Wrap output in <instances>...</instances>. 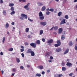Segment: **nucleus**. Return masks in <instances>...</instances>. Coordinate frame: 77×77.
<instances>
[{"mask_svg": "<svg viewBox=\"0 0 77 77\" xmlns=\"http://www.w3.org/2000/svg\"><path fill=\"white\" fill-rule=\"evenodd\" d=\"M73 44V43L72 42V41H70L69 43V46H72Z\"/></svg>", "mask_w": 77, "mask_h": 77, "instance_id": "obj_22", "label": "nucleus"}, {"mask_svg": "<svg viewBox=\"0 0 77 77\" xmlns=\"http://www.w3.org/2000/svg\"><path fill=\"white\" fill-rule=\"evenodd\" d=\"M74 2H77V0H75L74 1Z\"/></svg>", "mask_w": 77, "mask_h": 77, "instance_id": "obj_64", "label": "nucleus"}, {"mask_svg": "<svg viewBox=\"0 0 77 77\" xmlns=\"http://www.w3.org/2000/svg\"><path fill=\"white\" fill-rule=\"evenodd\" d=\"M36 44H41V41L40 40H37L36 41Z\"/></svg>", "mask_w": 77, "mask_h": 77, "instance_id": "obj_20", "label": "nucleus"}, {"mask_svg": "<svg viewBox=\"0 0 77 77\" xmlns=\"http://www.w3.org/2000/svg\"><path fill=\"white\" fill-rule=\"evenodd\" d=\"M30 45L33 47V48H36V44L33 43H30Z\"/></svg>", "mask_w": 77, "mask_h": 77, "instance_id": "obj_2", "label": "nucleus"}, {"mask_svg": "<svg viewBox=\"0 0 77 77\" xmlns=\"http://www.w3.org/2000/svg\"><path fill=\"white\" fill-rule=\"evenodd\" d=\"M39 17H42L43 16V14H42V13L41 11L39 12Z\"/></svg>", "mask_w": 77, "mask_h": 77, "instance_id": "obj_19", "label": "nucleus"}, {"mask_svg": "<svg viewBox=\"0 0 77 77\" xmlns=\"http://www.w3.org/2000/svg\"><path fill=\"white\" fill-rule=\"evenodd\" d=\"M66 65L67 66H69V67L71 66V65H72V64L71 63L68 62L67 63Z\"/></svg>", "mask_w": 77, "mask_h": 77, "instance_id": "obj_10", "label": "nucleus"}, {"mask_svg": "<svg viewBox=\"0 0 77 77\" xmlns=\"http://www.w3.org/2000/svg\"><path fill=\"white\" fill-rule=\"evenodd\" d=\"M32 51V50L31 49H29L27 50L26 53L30 54Z\"/></svg>", "mask_w": 77, "mask_h": 77, "instance_id": "obj_9", "label": "nucleus"}, {"mask_svg": "<svg viewBox=\"0 0 77 77\" xmlns=\"http://www.w3.org/2000/svg\"><path fill=\"white\" fill-rule=\"evenodd\" d=\"M65 18L66 19V20L68 19L69 18V17H68V15H66L65 16Z\"/></svg>", "mask_w": 77, "mask_h": 77, "instance_id": "obj_26", "label": "nucleus"}, {"mask_svg": "<svg viewBox=\"0 0 77 77\" xmlns=\"http://www.w3.org/2000/svg\"><path fill=\"white\" fill-rule=\"evenodd\" d=\"M62 71H64L66 70V67H63L62 68Z\"/></svg>", "mask_w": 77, "mask_h": 77, "instance_id": "obj_29", "label": "nucleus"}, {"mask_svg": "<svg viewBox=\"0 0 77 77\" xmlns=\"http://www.w3.org/2000/svg\"><path fill=\"white\" fill-rule=\"evenodd\" d=\"M3 14L5 15H6V10H3Z\"/></svg>", "mask_w": 77, "mask_h": 77, "instance_id": "obj_27", "label": "nucleus"}, {"mask_svg": "<svg viewBox=\"0 0 77 77\" xmlns=\"http://www.w3.org/2000/svg\"><path fill=\"white\" fill-rule=\"evenodd\" d=\"M66 24V22H65V19H63L60 23V25H62V24Z\"/></svg>", "mask_w": 77, "mask_h": 77, "instance_id": "obj_4", "label": "nucleus"}, {"mask_svg": "<svg viewBox=\"0 0 77 77\" xmlns=\"http://www.w3.org/2000/svg\"><path fill=\"white\" fill-rule=\"evenodd\" d=\"M12 71L13 72H16V71H17V70L15 69H12Z\"/></svg>", "mask_w": 77, "mask_h": 77, "instance_id": "obj_48", "label": "nucleus"}, {"mask_svg": "<svg viewBox=\"0 0 77 77\" xmlns=\"http://www.w3.org/2000/svg\"><path fill=\"white\" fill-rule=\"evenodd\" d=\"M42 74H43V75H44V74H45V72L44 71H42Z\"/></svg>", "mask_w": 77, "mask_h": 77, "instance_id": "obj_57", "label": "nucleus"}, {"mask_svg": "<svg viewBox=\"0 0 77 77\" xmlns=\"http://www.w3.org/2000/svg\"><path fill=\"white\" fill-rule=\"evenodd\" d=\"M47 72H48V73H49V72H50V70H47Z\"/></svg>", "mask_w": 77, "mask_h": 77, "instance_id": "obj_56", "label": "nucleus"}, {"mask_svg": "<svg viewBox=\"0 0 77 77\" xmlns=\"http://www.w3.org/2000/svg\"><path fill=\"white\" fill-rule=\"evenodd\" d=\"M27 38H31V36L30 35H29L27 36Z\"/></svg>", "mask_w": 77, "mask_h": 77, "instance_id": "obj_52", "label": "nucleus"}, {"mask_svg": "<svg viewBox=\"0 0 77 77\" xmlns=\"http://www.w3.org/2000/svg\"><path fill=\"white\" fill-rule=\"evenodd\" d=\"M13 48H10L8 49V51H13Z\"/></svg>", "mask_w": 77, "mask_h": 77, "instance_id": "obj_35", "label": "nucleus"}, {"mask_svg": "<svg viewBox=\"0 0 77 77\" xmlns=\"http://www.w3.org/2000/svg\"><path fill=\"white\" fill-rule=\"evenodd\" d=\"M63 30V29L62 28H60L59 29L58 33H62V31Z\"/></svg>", "mask_w": 77, "mask_h": 77, "instance_id": "obj_12", "label": "nucleus"}, {"mask_svg": "<svg viewBox=\"0 0 77 77\" xmlns=\"http://www.w3.org/2000/svg\"><path fill=\"white\" fill-rule=\"evenodd\" d=\"M20 69H24V67L23 66H21L20 67Z\"/></svg>", "mask_w": 77, "mask_h": 77, "instance_id": "obj_45", "label": "nucleus"}, {"mask_svg": "<svg viewBox=\"0 0 77 77\" xmlns=\"http://www.w3.org/2000/svg\"><path fill=\"white\" fill-rule=\"evenodd\" d=\"M5 27L8 29L9 27V24L8 23H7L6 25H5Z\"/></svg>", "mask_w": 77, "mask_h": 77, "instance_id": "obj_21", "label": "nucleus"}, {"mask_svg": "<svg viewBox=\"0 0 77 77\" xmlns=\"http://www.w3.org/2000/svg\"><path fill=\"white\" fill-rule=\"evenodd\" d=\"M62 51V49L60 48L57 49L56 50V51L57 52H59V51Z\"/></svg>", "mask_w": 77, "mask_h": 77, "instance_id": "obj_16", "label": "nucleus"}, {"mask_svg": "<svg viewBox=\"0 0 77 77\" xmlns=\"http://www.w3.org/2000/svg\"><path fill=\"white\" fill-rule=\"evenodd\" d=\"M39 69H42L44 68V67L42 66H38L37 67Z\"/></svg>", "mask_w": 77, "mask_h": 77, "instance_id": "obj_7", "label": "nucleus"}, {"mask_svg": "<svg viewBox=\"0 0 77 77\" xmlns=\"http://www.w3.org/2000/svg\"><path fill=\"white\" fill-rule=\"evenodd\" d=\"M5 37H3L2 40V42L3 43H4V42H5Z\"/></svg>", "mask_w": 77, "mask_h": 77, "instance_id": "obj_39", "label": "nucleus"}, {"mask_svg": "<svg viewBox=\"0 0 77 77\" xmlns=\"http://www.w3.org/2000/svg\"><path fill=\"white\" fill-rule=\"evenodd\" d=\"M42 40L43 41V42H44L45 41V39H44V38H42Z\"/></svg>", "mask_w": 77, "mask_h": 77, "instance_id": "obj_51", "label": "nucleus"}, {"mask_svg": "<svg viewBox=\"0 0 77 77\" xmlns=\"http://www.w3.org/2000/svg\"><path fill=\"white\" fill-rule=\"evenodd\" d=\"M72 75H73V73H71L69 74V75L71 76H72Z\"/></svg>", "mask_w": 77, "mask_h": 77, "instance_id": "obj_42", "label": "nucleus"}, {"mask_svg": "<svg viewBox=\"0 0 77 77\" xmlns=\"http://www.w3.org/2000/svg\"><path fill=\"white\" fill-rule=\"evenodd\" d=\"M54 29V26H53L51 29H50V30H52Z\"/></svg>", "mask_w": 77, "mask_h": 77, "instance_id": "obj_59", "label": "nucleus"}, {"mask_svg": "<svg viewBox=\"0 0 77 77\" xmlns=\"http://www.w3.org/2000/svg\"><path fill=\"white\" fill-rule=\"evenodd\" d=\"M43 33V30H41L40 31V33L39 35H42V34Z\"/></svg>", "mask_w": 77, "mask_h": 77, "instance_id": "obj_24", "label": "nucleus"}, {"mask_svg": "<svg viewBox=\"0 0 77 77\" xmlns=\"http://www.w3.org/2000/svg\"><path fill=\"white\" fill-rule=\"evenodd\" d=\"M30 53L31 56H35V53H34L33 51H31Z\"/></svg>", "mask_w": 77, "mask_h": 77, "instance_id": "obj_13", "label": "nucleus"}, {"mask_svg": "<svg viewBox=\"0 0 77 77\" xmlns=\"http://www.w3.org/2000/svg\"><path fill=\"white\" fill-rule=\"evenodd\" d=\"M20 51L21 52H23V51H24V49H20Z\"/></svg>", "mask_w": 77, "mask_h": 77, "instance_id": "obj_47", "label": "nucleus"}, {"mask_svg": "<svg viewBox=\"0 0 77 77\" xmlns=\"http://www.w3.org/2000/svg\"><path fill=\"white\" fill-rule=\"evenodd\" d=\"M58 29V26H56L54 27V30H57Z\"/></svg>", "mask_w": 77, "mask_h": 77, "instance_id": "obj_33", "label": "nucleus"}, {"mask_svg": "<svg viewBox=\"0 0 77 77\" xmlns=\"http://www.w3.org/2000/svg\"><path fill=\"white\" fill-rule=\"evenodd\" d=\"M25 30L26 33L29 32V28H26L25 29Z\"/></svg>", "mask_w": 77, "mask_h": 77, "instance_id": "obj_30", "label": "nucleus"}, {"mask_svg": "<svg viewBox=\"0 0 77 77\" xmlns=\"http://www.w3.org/2000/svg\"><path fill=\"white\" fill-rule=\"evenodd\" d=\"M50 59L51 60H52V59H53V57L51 56L50 57Z\"/></svg>", "mask_w": 77, "mask_h": 77, "instance_id": "obj_43", "label": "nucleus"}, {"mask_svg": "<svg viewBox=\"0 0 77 77\" xmlns=\"http://www.w3.org/2000/svg\"><path fill=\"white\" fill-rule=\"evenodd\" d=\"M50 53L48 52L45 54V56L48 57V56H50Z\"/></svg>", "mask_w": 77, "mask_h": 77, "instance_id": "obj_17", "label": "nucleus"}, {"mask_svg": "<svg viewBox=\"0 0 77 77\" xmlns=\"http://www.w3.org/2000/svg\"><path fill=\"white\" fill-rule=\"evenodd\" d=\"M21 48H23V49H24V46H21Z\"/></svg>", "mask_w": 77, "mask_h": 77, "instance_id": "obj_61", "label": "nucleus"}, {"mask_svg": "<svg viewBox=\"0 0 77 77\" xmlns=\"http://www.w3.org/2000/svg\"><path fill=\"white\" fill-rule=\"evenodd\" d=\"M0 54L1 55H3V52H1V53H0Z\"/></svg>", "mask_w": 77, "mask_h": 77, "instance_id": "obj_62", "label": "nucleus"}, {"mask_svg": "<svg viewBox=\"0 0 77 77\" xmlns=\"http://www.w3.org/2000/svg\"><path fill=\"white\" fill-rule=\"evenodd\" d=\"M40 24L41 25H42L44 26H46L47 25V22H42L40 23Z\"/></svg>", "mask_w": 77, "mask_h": 77, "instance_id": "obj_6", "label": "nucleus"}, {"mask_svg": "<svg viewBox=\"0 0 77 77\" xmlns=\"http://www.w3.org/2000/svg\"><path fill=\"white\" fill-rule=\"evenodd\" d=\"M57 44H55V47H59V46L60 45L61 43L60 42V40L57 41Z\"/></svg>", "mask_w": 77, "mask_h": 77, "instance_id": "obj_1", "label": "nucleus"}, {"mask_svg": "<svg viewBox=\"0 0 77 77\" xmlns=\"http://www.w3.org/2000/svg\"><path fill=\"white\" fill-rule=\"evenodd\" d=\"M21 55L23 57H24V54L23 53H22Z\"/></svg>", "mask_w": 77, "mask_h": 77, "instance_id": "obj_46", "label": "nucleus"}, {"mask_svg": "<svg viewBox=\"0 0 77 77\" xmlns=\"http://www.w3.org/2000/svg\"><path fill=\"white\" fill-rule=\"evenodd\" d=\"M14 24H15V22H13L11 23V24L12 25H14Z\"/></svg>", "mask_w": 77, "mask_h": 77, "instance_id": "obj_58", "label": "nucleus"}, {"mask_svg": "<svg viewBox=\"0 0 77 77\" xmlns=\"http://www.w3.org/2000/svg\"><path fill=\"white\" fill-rule=\"evenodd\" d=\"M3 3V0H0V3Z\"/></svg>", "mask_w": 77, "mask_h": 77, "instance_id": "obj_53", "label": "nucleus"}, {"mask_svg": "<svg viewBox=\"0 0 77 77\" xmlns=\"http://www.w3.org/2000/svg\"><path fill=\"white\" fill-rule=\"evenodd\" d=\"M39 19L40 20H43L44 19V17L43 16H40L39 17Z\"/></svg>", "mask_w": 77, "mask_h": 77, "instance_id": "obj_15", "label": "nucleus"}, {"mask_svg": "<svg viewBox=\"0 0 77 77\" xmlns=\"http://www.w3.org/2000/svg\"><path fill=\"white\" fill-rule=\"evenodd\" d=\"M62 76H63V75H62V74H60L58 75V77H62Z\"/></svg>", "mask_w": 77, "mask_h": 77, "instance_id": "obj_41", "label": "nucleus"}, {"mask_svg": "<svg viewBox=\"0 0 77 77\" xmlns=\"http://www.w3.org/2000/svg\"><path fill=\"white\" fill-rule=\"evenodd\" d=\"M62 14V13L61 12H60L58 14V16H59L60 17V16Z\"/></svg>", "mask_w": 77, "mask_h": 77, "instance_id": "obj_32", "label": "nucleus"}, {"mask_svg": "<svg viewBox=\"0 0 77 77\" xmlns=\"http://www.w3.org/2000/svg\"><path fill=\"white\" fill-rule=\"evenodd\" d=\"M48 62H52V60H48Z\"/></svg>", "mask_w": 77, "mask_h": 77, "instance_id": "obj_60", "label": "nucleus"}, {"mask_svg": "<svg viewBox=\"0 0 77 77\" xmlns=\"http://www.w3.org/2000/svg\"><path fill=\"white\" fill-rule=\"evenodd\" d=\"M12 11L11 12L10 14L11 15H14L15 14V11Z\"/></svg>", "mask_w": 77, "mask_h": 77, "instance_id": "obj_34", "label": "nucleus"}, {"mask_svg": "<svg viewBox=\"0 0 77 77\" xmlns=\"http://www.w3.org/2000/svg\"><path fill=\"white\" fill-rule=\"evenodd\" d=\"M53 42V40L52 39H50L49 40H48V42H47V43H48V44H49L50 45L51 44H52Z\"/></svg>", "mask_w": 77, "mask_h": 77, "instance_id": "obj_5", "label": "nucleus"}, {"mask_svg": "<svg viewBox=\"0 0 77 77\" xmlns=\"http://www.w3.org/2000/svg\"><path fill=\"white\" fill-rule=\"evenodd\" d=\"M3 72H4V71H3L2 70V74H3Z\"/></svg>", "mask_w": 77, "mask_h": 77, "instance_id": "obj_63", "label": "nucleus"}, {"mask_svg": "<svg viewBox=\"0 0 77 77\" xmlns=\"http://www.w3.org/2000/svg\"><path fill=\"white\" fill-rule=\"evenodd\" d=\"M28 20L29 21H33V20H32V19H30V18H28Z\"/></svg>", "mask_w": 77, "mask_h": 77, "instance_id": "obj_49", "label": "nucleus"}, {"mask_svg": "<svg viewBox=\"0 0 77 77\" xmlns=\"http://www.w3.org/2000/svg\"><path fill=\"white\" fill-rule=\"evenodd\" d=\"M29 5H30V3H28L26 5H25L24 7V8H25V9H26V10H28H28H29V8L28 7L29 6Z\"/></svg>", "mask_w": 77, "mask_h": 77, "instance_id": "obj_3", "label": "nucleus"}, {"mask_svg": "<svg viewBox=\"0 0 77 77\" xmlns=\"http://www.w3.org/2000/svg\"><path fill=\"white\" fill-rule=\"evenodd\" d=\"M14 6V3H10L9 4V6L10 7H12Z\"/></svg>", "mask_w": 77, "mask_h": 77, "instance_id": "obj_23", "label": "nucleus"}, {"mask_svg": "<svg viewBox=\"0 0 77 77\" xmlns=\"http://www.w3.org/2000/svg\"><path fill=\"white\" fill-rule=\"evenodd\" d=\"M65 39V36L63 35H62L61 36V39H62V40H63Z\"/></svg>", "mask_w": 77, "mask_h": 77, "instance_id": "obj_28", "label": "nucleus"}, {"mask_svg": "<svg viewBox=\"0 0 77 77\" xmlns=\"http://www.w3.org/2000/svg\"><path fill=\"white\" fill-rule=\"evenodd\" d=\"M68 51H69V49H67L64 52V54H66L68 53Z\"/></svg>", "mask_w": 77, "mask_h": 77, "instance_id": "obj_14", "label": "nucleus"}, {"mask_svg": "<svg viewBox=\"0 0 77 77\" xmlns=\"http://www.w3.org/2000/svg\"><path fill=\"white\" fill-rule=\"evenodd\" d=\"M21 16L25 18V19H27V15L24 14H22L21 15Z\"/></svg>", "mask_w": 77, "mask_h": 77, "instance_id": "obj_8", "label": "nucleus"}, {"mask_svg": "<svg viewBox=\"0 0 77 77\" xmlns=\"http://www.w3.org/2000/svg\"><path fill=\"white\" fill-rule=\"evenodd\" d=\"M35 76L36 77H41V75L40 74L37 73L35 75Z\"/></svg>", "mask_w": 77, "mask_h": 77, "instance_id": "obj_25", "label": "nucleus"}, {"mask_svg": "<svg viewBox=\"0 0 77 77\" xmlns=\"http://www.w3.org/2000/svg\"><path fill=\"white\" fill-rule=\"evenodd\" d=\"M46 9V8H45V6H43L42 8V11H44Z\"/></svg>", "mask_w": 77, "mask_h": 77, "instance_id": "obj_18", "label": "nucleus"}, {"mask_svg": "<svg viewBox=\"0 0 77 77\" xmlns=\"http://www.w3.org/2000/svg\"><path fill=\"white\" fill-rule=\"evenodd\" d=\"M65 65V63L64 62H63L61 63V65L63 66Z\"/></svg>", "mask_w": 77, "mask_h": 77, "instance_id": "obj_38", "label": "nucleus"}, {"mask_svg": "<svg viewBox=\"0 0 77 77\" xmlns=\"http://www.w3.org/2000/svg\"><path fill=\"white\" fill-rule=\"evenodd\" d=\"M10 9L11 11H14V7H11Z\"/></svg>", "mask_w": 77, "mask_h": 77, "instance_id": "obj_36", "label": "nucleus"}, {"mask_svg": "<svg viewBox=\"0 0 77 77\" xmlns=\"http://www.w3.org/2000/svg\"><path fill=\"white\" fill-rule=\"evenodd\" d=\"M16 61H17V63H19V62H20V59L19 58H16Z\"/></svg>", "mask_w": 77, "mask_h": 77, "instance_id": "obj_31", "label": "nucleus"}, {"mask_svg": "<svg viewBox=\"0 0 77 77\" xmlns=\"http://www.w3.org/2000/svg\"><path fill=\"white\" fill-rule=\"evenodd\" d=\"M75 50H76V51H77V46H76L75 47Z\"/></svg>", "mask_w": 77, "mask_h": 77, "instance_id": "obj_55", "label": "nucleus"}, {"mask_svg": "<svg viewBox=\"0 0 77 77\" xmlns=\"http://www.w3.org/2000/svg\"><path fill=\"white\" fill-rule=\"evenodd\" d=\"M49 11L51 12H53L54 11V9L53 8H51L49 10Z\"/></svg>", "mask_w": 77, "mask_h": 77, "instance_id": "obj_37", "label": "nucleus"}, {"mask_svg": "<svg viewBox=\"0 0 77 77\" xmlns=\"http://www.w3.org/2000/svg\"><path fill=\"white\" fill-rule=\"evenodd\" d=\"M38 5L39 6H42L44 5V4L42 3L38 2Z\"/></svg>", "mask_w": 77, "mask_h": 77, "instance_id": "obj_11", "label": "nucleus"}, {"mask_svg": "<svg viewBox=\"0 0 77 77\" xmlns=\"http://www.w3.org/2000/svg\"><path fill=\"white\" fill-rule=\"evenodd\" d=\"M58 74H55L54 75V77H58Z\"/></svg>", "mask_w": 77, "mask_h": 77, "instance_id": "obj_44", "label": "nucleus"}, {"mask_svg": "<svg viewBox=\"0 0 77 77\" xmlns=\"http://www.w3.org/2000/svg\"><path fill=\"white\" fill-rule=\"evenodd\" d=\"M29 43H28L26 42L25 43V45H28Z\"/></svg>", "mask_w": 77, "mask_h": 77, "instance_id": "obj_54", "label": "nucleus"}, {"mask_svg": "<svg viewBox=\"0 0 77 77\" xmlns=\"http://www.w3.org/2000/svg\"><path fill=\"white\" fill-rule=\"evenodd\" d=\"M20 20H24V19L23 18V16H22V17H20Z\"/></svg>", "mask_w": 77, "mask_h": 77, "instance_id": "obj_50", "label": "nucleus"}, {"mask_svg": "<svg viewBox=\"0 0 77 77\" xmlns=\"http://www.w3.org/2000/svg\"><path fill=\"white\" fill-rule=\"evenodd\" d=\"M46 15H48L50 14V12L49 11H47L46 12Z\"/></svg>", "mask_w": 77, "mask_h": 77, "instance_id": "obj_40", "label": "nucleus"}]
</instances>
